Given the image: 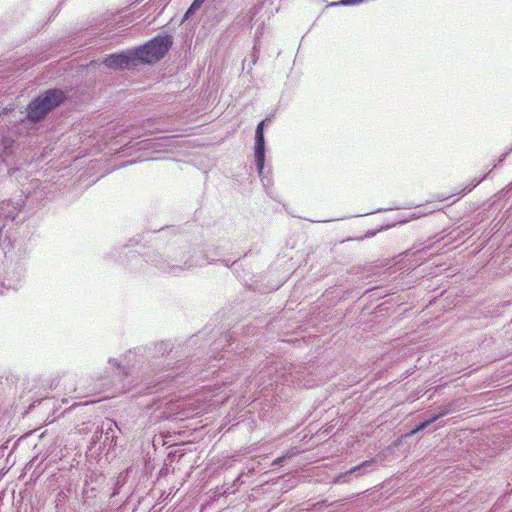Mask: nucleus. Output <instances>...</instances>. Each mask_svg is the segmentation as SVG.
Here are the masks:
<instances>
[{"instance_id": "f257e3e1", "label": "nucleus", "mask_w": 512, "mask_h": 512, "mask_svg": "<svg viewBox=\"0 0 512 512\" xmlns=\"http://www.w3.org/2000/svg\"><path fill=\"white\" fill-rule=\"evenodd\" d=\"M87 94L74 87H54L34 96L25 108V115L15 125V133L41 135L54 128V115L61 108L71 109L83 103Z\"/></svg>"}, {"instance_id": "f03ea898", "label": "nucleus", "mask_w": 512, "mask_h": 512, "mask_svg": "<svg viewBox=\"0 0 512 512\" xmlns=\"http://www.w3.org/2000/svg\"><path fill=\"white\" fill-rule=\"evenodd\" d=\"M173 36L162 32L142 45L106 54L103 64L114 70H132L140 65H154L161 61L173 45Z\"/></svg>"}, {"instance_id": "7ed1b4c3", "label": "nucleus", "mask_w": 512, "mask_h": 512, "mask_svg": "<svg viewBox=\"0 0 512 512\" xmlns=\"http://www.w3.org/2000/svg\"><path fill=\"white\" fill-rule=\"evenodd\" d=\"M188 251L176 250L168 246L165 257L159 252H153L146 255V262L151 263L157 269L173 275L179 276L182 272L194 267H201L207 259L206 255L197 258L195 255H189Z\"/></svg>"}, {"instance_id": "20e7f679", "label": "nucleus", "mask_w": 512, "mask_h": 512, "mask_svg": "<svg viewBox=\"0 0 512 512\" xmlns=\"http://www.w3.org/2000/svg\"><path fill=\"white\" fill-rule=\"evenodd\" d=\"M274 118V114L266 116L256 126L254 137V163L258 176L264 187L271 185L270 169L265 171V160L267 153L265 129L270 125Z\"/></svg>"}, {"instance_id": "39448f33", "label": "nucleus", "mask_w": 512, "mask_h": 512, "mask_svg": "<svg viewBox=\"0 0 512 512\" xmlns=\"http://www.w3.org/2000/svg\"><path fill=\"white\" fill-rule=\"evenodd\" d=\"M210 326L211 324L206 325L198 334L185 340L182 338H174L149 343L145 346V352H173L174 350L204 349L202 346L196 347V345L200 338H204V336L214 332V328H210Z\"/></svg>"}, {"instance_id": "423d86ee", "label": "nucleus", "mask_w": 512, "mask_h": 512, "mask_svg": "<svg viewBox=\"0 0 512 512\" xmlns=\"http://www.w3.org/2000/svg\"><path fill=\"white\" fill-rule=\"evenodd\" d=\"M19 144L9 135H4L0 139V162L7 168V174L15 177L17 181L20 172V158L18 157Z\"/></svg>"}, {"instance_id": "0eeeda50", "label": "nucleus", "mask_w": 512, "mask_h": 512, "mask_svg": "<svg viewBox=\"0 0 512 512\" xmlns=\"http://www.w3.org/2000/svg\"><path fill=\"white\" fill-rule=\"evenodd\" d=\"M216 334H219L220 337L211 343L209 352H235L240 348L239 343L236 342L231 334H224L223 326L217 330Z\"/></svg>"}, {"instance_id": "6e6552de", "label": "nucleus", "mask_w": 512, "mask_h": 512, "mask_svg": "<svg viewBox=\"0 0 512 512\" xmlns=\"http://www.w3.org/2000/svg\"><path fill=\"white\" fill-rule=\"evenodd\" d=\"M22 276V267L15 266L12 270L6 272L2 286L7 289L18 290L21 287Z\"/></svg>"}, {"instance_id": "1a4fd4ad", "label": "nucleus", "mask_w": 512, "mask_h": 512, "mask_svg": "<svg viewBox=\"0 0 512 512\" xmlns=\"http://www.w3.org/2000/svg\"><path fill=\"white\" fill-rule=\"evenodd\" d=\"M204 2L205 0H193L183 16V21L191 19L196 14V12L202 7Z\"/></svg>"}, {"instance_id": "9d476101", "label": "nucleus", "mask_w": 512, "mask_h": 512, "mask_svg": "<svg viewBox=\"0 0 512 512\" xmlns=\"http://www.w3.org/2000/svg\"><path fill=\"white\" fill-rule=\"evenodd\" d=\"M448 413V410H444L442 412H440L439 414L437 415H434L432 416L430 419L420 423L419 425H417L411 432H410V435H413L423 429H425L427 426H429L430 424L434 423L436 420H438L441 416H444L445 414Z\"/></svg>"}, {"instance_id": "9b49d317", "label": "nucleus", "mask_w": 512, "mask_h": 512, "mask_svg": "<svg viewBox=\"0 0 512 512\" xmlns=\"http://www.w3.org/2000/svg\"><path fill=\"white\" fill-rule=\"evenodd\" d=\"M490 171L486 174H484L482 177L480 178H474L471 180L470 183H468L463 189H462V192L464 194H467L469 192H471L475 187H477L482 181H484L486 179V177H488Z\"/></svg>"}, {"instance_id": "f8f14e48", "label": "nucleus", "mask_w": 512, "mask_h": 512, "mask_svg": "<svg viewBox=\"0 0 512 512\" xmlns=\"http://www.w3.org/2000/svg\"><path fill=\"white\" fill-rule=\"evenodd\" d=\"M512 153V145L511 148H509L506 152L502 153L497 160L494 161L493 167L490 171H492L495 168H498L503 164V162L507 159V157Z\"/></svg>"}, {"instance_id": "ddd939ff", "label": "nucleus", "mask_w": 512, "mask_h": 512, "mask_svg": "<svg viewBox=\"0 0 512 512\" xmlns=\"http://www.w3.org/2000/svg\"><path fill=\"white\" fill-rule=\"evenodd\" d=\"M208 252H209V250H207L205 248H201V249H198V250L193 248L192 250L190 249L189 255H195L197 258H201L203 255H206L207 259L204 261V264H205V263L211 262V260L209 258Z\"/></svg>"}, {"instance_id": "4468645a", "label": "nucleus", "mask_w": 512, "mask_h": 512, "mask_svg": "<svg viewBox=\"0 0 512 512\" xmlns=\"http://www.w3.org/2000/svg\"><path fill=\"white\" fill-rule=\"evenodd\" d=\"M365 0H339L331 3V6H354L363 3Z\"/></svg>"}, {"instance_id": "2eb2a0df", "label": "nucleus", "mask_w": 512, "mask_h": 512, "mask_svg": "<svg viewBox=\"0 0 512 512\" xmlns=\"http://www.w3.org/2000/svg\"><path fill=\"white\" fill-rule=\"evenodd\" d=\"M158 232H160L161 234H173V235H176L177 233L180 232V227L179 226H175V225H170V226H164L162 228H160L158 230Z\"/></svg>"}, {"instance_id": "dca6fc26", "label": "nucleus", "mask_w": 512, "mask_h": 512, "mask_svg": "<svg viewBox=\"0 0 512 512\" xmlns=\"http://www.w3.org/2000/svg\"><path fill=\"white\" fill-rule=\"evenodd\" d=\"M259 55H260V46L258 43H255L254 46H253V51H252V54H251V61H252V64L255 65L259 59Z\"/></svg>"}, {"instance_id": "f3484780", "label": "nucleus", "mask_w": 512, "mask_h": 512, "mask_svg": "<svg viewBox=\"0 0 512 512\" xmlns=\"http://www.w3.org/2000/svg\"><path fill=\"white\" fill-rule=\"evenodd\" d=\"M167 142V140H162L161 138L153 139L152 146L153 148L164 149L169 146Z\"/></svg>"}, {"instance_id": "a211bd4d", "label": "nucleus", "mask_w": 512, "mask_h": 512, "mask_svg": "<svg viewBox=\"0 0 512 512\" xmlns=\"http://www.w3.org/2000/svg\"><path fill=\"white\" fill-rule=\"evenodd\" d=\"M295 453H296V452L287 453V454H286V455H284V456L278 457L277 459H275V460L273 461V464H274V465H278V464H280L282 461H284L286 458L291 457V456H292V455H294Z\"/></svg>"}, {"instance_id": "6ab92c4d", "label": "nucleus", "mask_w": 512, "mask_h": 512, "mask_svg": "<svg viewBox=\"0 0 512 512\" xmlns=\"http://www.w3.org/2000/svg\"><path fill=\"white\" fill-rule=\"evenodd\" d=\"M224 266L226 267H230L232 266L234 263H236V259L235 260H231L230 258L229 259H221L219 260Z\"/></svg>"}, {"instance_id": "aec40b11", "label": "nucleus", "mask_w": 512, "mask_h": 512, "mask_svg": "<svg viewBox=\"0 0 512 512\" xmlns=\"http://www.w3.org/2000/svg\"><path fill=\"white\" fill-rule=\"evenodd\" d=\"M369 463H370V461H364L359 466L353 467L348 473H353V472L357 471L358 469H360L361 467H364V466L368 465Z\"/></svg>"}, {"instance_id": "412c9836", "label": "nucleus", "mask_w": 512, "mask_h": 512, "mask_svg": "<svg viewBox=\"0 0 512 512\" xmlns=\"http://www.w3.org/2000/svg\"><path fill=\"white\" fill-rule=\"evenodd\" d=\"M5 172L7 173V168L0 162V179L5 176Z\"/></svg>"}, {"instance_id": "4be33fe9", "label": "nucleus", "mask_w": 512, "mask_h": 512, "mask_svg": "<svg viewBox=\"0 0 512 512\" xmlns=\"http://www.w3.org/2000/svg\"><path fill=\"white\" fill-rule=\"evenodd\" d=\"M377 234V230H368L365 234V238H372Z\"/></svg>"}, {"instance_id": "5701e85b", "label": "nucleus", "mask_w": 512, "mask_h": 512, "mask_svg": "<svg viewBox=\"0 0 512 512\" xmlns=\"http://www.w3.org/2000/svg\"><path fill=\"white\" fill-rule=\"evenodd\" d=\"M382 211H385V209L378 208V209H376V210H374V211L366 212V213H364V214H361V216H366V215H370V214H374V213H380V212H382Z\"/></svg>"}, {"instance_id": "b1692460", "label": "nucleus", "mask_w": 512, "mask_h": 512, "mask_svg": "<svg viewBox=\"0 0 512 512\" xmlns=\"http://www.w3.org/2000/svg\"><path fill=\"white\" fill-rule=\"evenodd\" d=\"M253 64H252V61H250L248 64H247V71L249 72L252 68H253Z\"/></svg>"}, {"instance_id": "393cba45", "label": "nucleus", "mask_w": 512, "mask_h": 512, "mask_svg": "<svg viewBox=\"0 0 512 512\" xmlns=\"http://www.w3.org/2000/svg\"><path fill=\"white\" fill-rule=\"evenodd\" d=\"M9 111H11V110H10V109H7V108H4V109H3V111H2V113H3V114H7Z\"/></svg>"}, {"instance_id": "a878e982", "label": "nucleus", "mask_w": 512, "mask_h": 512, "mask_svg": "<svg viewBox=\"0 0 512 512\" xmlns=\"http://www.w3.org/2000/svg\"><path fill=\"white\" fill-rule=\"evenodd\" d=\"M215 255H217V256H220V255H221V253L218 251V247H217V248H216V250H215Z\"/></svg>"}, {"instance_id": "bb28decb", "label": "nucleus", "mask_w": 512, "mask_h": 512, "mask_svg": "<svg viewBox=\"0 0 512 512\" xmlns=\"http://www.w3.org/2000/svg\"><path fill=\"white\" fill-rule=\"evenodd\" d=\"M132 163H134V162L133 161H127V162H125V164L123 166H126L128 164H132Z\"/></svg>"}, {"instance_id": "cd10ccee", "label": "nucleus", "mask_w": 512, "mask_h": 512, "mask_svg": "<svg viewBox=\"0 0 512 512\" xmlns=\"http://www.w3.org/2000/svg\"><path fill=\"white\" fill-rule=\"evenodd\" d=\"M165 3V6L169 3L170 0H163Z\"/></svg>"}]
</instances>
